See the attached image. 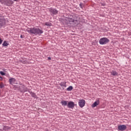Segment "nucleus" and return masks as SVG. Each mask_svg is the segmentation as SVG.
I'll use <instances>...</instances> for the list:
<instances>
[{
    "label": "nucleus",
    "instance_id": "obj_1",
    "mask_svg": "<svg viewBox=\"0 0 131 131\" xmlns=\"http://www.w3.org/2000/svg\"><path fill=\"white\" fill-rule=\"evenodd\" d=\"M27 31L30 34H34V35H40L43 33V31L37 28H28Z\"/></svg>",
    "mask_w": 131,
    "mask_h": 131
},
{
    "label": "nucleus",
    "instance_id": "obj_2",
    "mask_svg": "<svg viewBox=\"0 0 131 131\" xmlns=\"http://www.w3.org/2000/svg\"><path fill=\"white\" fill-rule=\"evenodd\" d=\"M110 41V40L107 37H102L100 39L99 42L100 45H107L108 42Z\"/></svg>",
    "mask_w": 131,
    "mask_h": 131
},
{
    "label": "nucleus",
    "instance_id": "obj_3",
    "mask_svg": "<svg viewBox=\"0 0 131 131\" xmlns=\"http://www.w3.org/2000/svg\"><path fill=\"white\" fill-rule=\"evenodd\" d=\"M78 105L80 108H83L85 106V100L84 99H80L78 102Z\"/></svg>",
    "mask_w": 131,
    "mask_h": 131
},
{
    "label": "nucleus",
    "instance_id": "obj_4",
    "mask_svg": "<svg viewBox=\"0 0 131 131\" xmlns=\"http://www.w3.org/2000/svg\"><path fill=\"white\" fill-rule=\"evenodd\" d=\"M49 11L51 14H52V15H57L58 12V10H57L56 9L53 8H49Z\"/></svg>",
    "mask_w": 131,
    "mask_h": 131
},
{
    "label": "nucleus",
    "instance_id": "obj_5",
    "mask_svg": "<svg viewBox=\"0 0 131 131\" xmlns=\"http://www.w3.org/2000/svg\"><path fill=\"white\" fill-rule=\"evenodd\" d=\"M126 128L127 127L125 125H120L118 126V130L119 131H124Z\"/></svg>",
    "mask_w": 131,
    "mask_h": 131
},
{
    "label": "nucleus",
    "instance_id": "obj_6",
    "mask_svg": "<svg viewBox=\"0 0 131 131\" xmlns=\"http://www.w3.org/2000/svg\"><path fill=\"white\" fill-rule=\"evenodd\" d=\"M75 104L73 101H70L68 103L67 107L68 108H70L71 109H73Z\"/></svg>",
    "mask_w": 131,
    "mask_h": 131
},
{
    "label": "nucleus",
    "instance_id": "obj_7",
    "mask_svg": "<svg viewBox=\"0 0 131 131\" xmlns=\"http://www.w3.org/2000/svg\"><path fill=\"white\" fill-rule=\"evenodd\" d=\"M73 16L72 15H70V16L66 17V21H69V22H72V23H73V22H74V19H73Z\"/></svg>",
    "mask_w": 131,
    "mask_h": 131
},
{
    "label": "nucleus",
    "instance_id": "obj_8",
    "mask_svg": "<svg viewBox=\"0 0 131 131\" xmlns=\"http://www.w3.org/2000/svg\"><path fill=\"white\" fill-rule=\"evenodd\" d=\"M14 4V2L12 0H6V3L5 4L6 6H8V7H10V6H12Z\"/></svg>",
    "mask_w": 131,
    "mask_h": 131
},
{
    "label": "nucleus",
    "instance_id": "obj_9",
    "mask_svg": "<svg viewBox=\"0 0 131 131\" xmlns=\"http://www.w3.org/2000/svg\"><path fill=\"white\" fill-rule=\"evenodd\" d=\"M100 104V100L99 99L97 100L92 105V108H95V107H97Z\"/></svg>",
    "mask_w": 131,
    "mask_h": 131
},
{
    "label": "nucleus",
    "instance_id": "obj_10",
    "mask_svg": "<svg viewBox=\"0 0 131 131\" xmlns=\"http://www.w3.org/2000/svg\"><path fill=\"white\" fill-rule=\"evenodd\" d=\"M9 82L10 84H11L12 85H13V84H14V83L16 82V79L14 78H10L9 80Z\"/></svg>",
    "mask_w": 131,
    "mask_h": 131
},
{
    "label": "nucleus",
    "instance_id": "obj_11",
    "mask_svg": "<svg viewBox=\"0 0 131 131\" xmlns=\"http://www.w3.org/2000/svg\"><path fill=\"white\" fill-rule=\"evenodd\" d=\"M66 83H67V82H66V81L61 82L59 83V85H60V86H61V88H62L63 90H64V88L67 87Z\"/></svg>",
    "mask_w": 131,
    "mask_h": 131
},
{
    "label": "nucleus",
    "instance_id": "obj_12",
    "mask_svg": "<svg viewBox=\"0 0 131 131\" xmlns=\"http://www.w3.org/2000/svg\"><path fill=\"white\" fill-rule=\"evenodd\" d=\"M5 23H6V20L5 18H0V27L4 26Z\"/></svg>",
    "mask_w": 131,
    "mask_h": 131
},
{
    "label": "nucleus",
    "instance_id": "obj_13",
    "mask_svg": "<svg viewBox=\"0 0 131 131\" xmlns=\"http://www.w3.org/2000/svg\"><path fill=\"white\" fill-rule=\"evenodd\" d=\"M60 103H61L62 106H67V105H68V101L62 100Z\"/></svg>",
    "mask_w": 131,
    "mask_h": 131
},
{
    "label": "nucleus",
    "instance_id": "obj_14",
    "mask_svg": "<svg viewBox=\"0 0 131 131\" xmlns=\"http://www.w3.org/2000/svg\"><path fill=\"white\" fill-rule=\"evenodd\" d=\"M111 74L112 75H113V76H116L118 75V73L115 71H113L112 72H111Z\"/></svg>",
    "mask_w": 131,
    "mask_h": 131
},
{
    "label": "nucleus",
    "instance_id": "obj_15",
    "mask_svg": "<svg viewBox=\"0 0 131 131\" xmlns=\"http://www.w3.org/2000/svg\"><path fill=\"white\" fill-rule=\"evenodd\" d=\"M23 89H20V92L21 93H25V92H27V88H25V86H23L21 87Z\"/></svg>",
    "mask_w": 131,
    "mask_h": 131
},
{
    "label": "nucleus",
    "instance_id": "obj_16",
    "mask_svg": "<svg viewBox=\"0 0 131 131\" xmlns=\"http://www.w3.org/2000/svg\"><path fill=\"white\" fill-rule=\"evenodd\" d=\"M11 127L8 126H4L3 129L4 130L8 131L9 129H10Z\"/></svg>",
    "mask_w": 131,
    "mask_h": 131
},
{
    "label": "nucleus",
    "instance_id": "obj_17",
    "mask_svg": "<svg viewBox=\"0 0 131 131\" xmlns=\"http://www.w3.org/2000/svg\"><path fill=\"white\" fill-rule=\"evenodd\" d=\"M72 90H73V87L72 86H70L67 89V91H68V92H71Z\"/></svg>",
    "mask_w": 131,
    "mask_h": 131
},
{
    "label": "nucleus",
    "instance_id": "obj_18",
    "mask_svg": "<svg viewBox=\"0 0 131 131\" xmlns=\"http://www.w3.org/2000/svg\"><path fill=\"white\" fill-rule=\"evenodd\" d=\"M20 62L23 64H27V63H28V62H27V60H26V59H22L20 60Z\"/></svg>",
    "mask_w": 131,
    "mask_h": 131
},
{
    "label": "nucleus",
    "instance_id": "obj_19",
    "mask_svg": "<svg viewBox=\"0 0 131 131\" xmlns=\"http://www.w3.org/2000/svg\"><path fill=\"white\" fill-rule=\"evenodd\" d=\"M3 47H8L9 46V43L7 42V41H4V43L2 44Z\"/></svg>",
    "mask_w": 131,
    "mask_h": 131
},
{
    "label": "nucleus",
    "instance_id": "obj_20",
    "mask_svg": "<svg viewBox=\"0 0 131 131\" xmlns=\"http://www.w3.org/2000/svg\"><path fill=\"white\" fill-rule=\"evenodd\" d=\"M73 24H75V25H78L79 24V21L77 20H74V21H73Z\"/></svg>",
    "mask_w": 131,
    "mask_h": 131
},
{
    "label": "nucleus",
    "instance_id": "obj_21",
    "mask_svg": "<svg viewBox=\"0 0 131 131\" xmlns=\"http://www.w3.org/2000/svg\"><path fill=\"white\" fill-rule=\"evenodd\" d=\"M45 25H46V26H52V23L50 22H46L45 23Z\"/></svg>",
    "mask_w": 131,
    "mask_h": 131
},
{
    "label": "nucleus",
    "instance_id": "obj_22",
    "mask_svg": "<svg viewBox=\"0 0 131 131\" xmlns=\"http://www.w3.org/2000/svg\"><path fill=\"white\" fill-rule=\"evenodd\" d=\"M6 2L7 0H0V3H1V4H4L5 5H6Z\"/></svg>",
    "mask_w": 131,
    "mask_h": 131
},
{
    "label": "nucleus",
    "instance_id": "obj_23",
    "mask_svg": "<svg viewBox=\"0 0 131 131\" xmlns=\"http://www.w3.org/2000/svg\"><path fill=\"white\" fill-rule=\"evenodd\" d=\"M31 95L32 96V97H33V98H36L37 97L35 94L32 92L31 93Z\"/></svg>",
    "mask_w": 131,
    "mask_h": 131
},
{
    "label": "nucleus",
    "instance_id": "obj_24",
    "mask_svg": "<svg viewBox=\"0 0 131 131\" xmlns=\"http://www.w3.org/2000/svg\"><path fill=\"white\" fill-rule=\"evenodd\" d=\"M5 86V85L4 84V83L1 82L0 84V89H3Z\"/></svg>",
    "mask_w": 131,
    "mask_h": 131
},
{
    "label": "nucleus",
    "instance_id": "obj_25",
    "mask_svg": "<svg viewBox=\"0 0 131 131\" xmlns=\"http://www.w3.org/2000/svg\"><path fill=\"white\" fill-rule=\"evenodd\" d=\"M0 74H1V75H6V73H4L3 71L0 72Z\"/></svg>",
    "mask_w": 131,
    "mask_h": 131
},
{
    "label": "nucleus",
    "instance_id": "obj_26",
    "mask_svg": "<svg viewBox=\"0 0 131 131\" xmlns=\"http://www.w3.org/2000/svg\"><path fill=\"white\" fill-rule=\"evenodd\" d=\"M83 4H79V7H80V8H81V9H82V6H83Z\"/></svg>",
    "mask_w": 131,
    "mask_h": 131
},
{
    "label": "nucleus",
    "instance_id": "obj_27",
    "mask_svg": "<svg viewBox=\"0 0 131 131\" xmlns=\"http://www.w3.org/2000/svg\"><path fill=\"white\" fill-rule=\"evenodd\" d=\"M3 42V40L0 38V45H2V43Z\"/></svg>",
    "mask_w": 131,
    "mask_h": 131
},
{
    "label": "nucleus",
    "instance_id": "obj_28",
    "mask_svg": "<svg viewBox=\"0 0 131 131\" xmlns=\"http://www.w3.org/2000/svg\"><path fill=\"white\" fill-rule=\"evenodd\" d=\"M0 80L2 81V80H3V77H2L1 76H0Z\"/></svg>",
    "mask_w": 131,
    "mask_h": 131
},
{
    "label": "nucleus",
    "instance_id": "obj_29",
    "mask_svg": "<svg viewBox=\"0 0 131 131\" xmlns=\"http://www.w3.org/2000/svg\"><path fill=\"white\" fill-rule=\"evenodd\" d=\"M20 37H21V38H23V35H21Z\"/></svg>",
    "mask_w": 131,
    "mask_h": 131
},
{
    "label": "nucleus",
    "instance_id": "obj_30",
    "mask_svg": "<svg viewBox=\"0 0 131 131\" xmlns=\"http://www.w3.org/2000/svg\"><path fill=\"white\" fill-rule=\"evenodd\" d=\"M51 57H48V60H51Z\"/></svg>",
    "mask_w": 131,
    "mask_h": 131
},
{
    "label": "nucleus",
    "instance_id": "obj_31",
    "mask_svg": "<svg viewBox=\"0 0 131 131\" xmlns=\"http://www.w3.org/2000/svg\"><path fill=\"white\" fill-rule=\"evenodd\" d=\"M14 1V2H17V1H18V0H13Z\"/></svg>",
    "mask_w": 131,
    "mask_h": 131
}]
</instances>
